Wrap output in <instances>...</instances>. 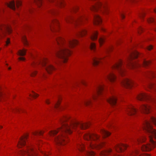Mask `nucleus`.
<instances>
[{
	"mask_svg": "<svg viewBox=\"0 0 156 156\" xmlns=\"http://www.w3.org/2000/svg\"><path fill=\"white\" fill-rule=\"evenodd\" d=\"M61 125V127L57 130L50 131L49 134L51 136H55L57 133H60L59 136H55L54 138L56 143L58 144L64 145L65 143L64 136L62 133L70 134L73 132L72 129L79 128L84 129L88 128L90 123H83L70 119L69 116H64L60 120Z\"/></svg>",
	"mask_w": 156,
	"mask_h": 156,
	"instance_id": "obj_1",
	"label": "nucleus"
},
{
	"mask_svg": "<svg viewBox=\"0 0 156 156\" xmlns=\"http://www.w3.org/2000/svg\"><path fill=\"white\" fill-rule=\"evenodd\" d=\"M56 41L58 49L55 51V55L61 59L63 62H65L68 56L71 53V51L69 49L74 47L78 44V41L76 39H73L66 42L63 38L59 36L56 38Z\"/></svg>",
	"mask_w": 156,
	"mask_h": 156,
	"instance_id": "obj_2",
	"label": "nucleus"
},
{
	"mask_svg": "<svg viewBox=\"0 0 156 156\" xmlns=\"http://www.w3.org/2000/svg\"><path fill=\"white\" fill-rule=\"evenodd\" d=\"M150 119V121L147 120L145 121L143 129L148 134L151 144L143 145L142 147V149L143 151H150L154 148L155 146V142L153 140L152 138L154 137L156 139V130L152 128L151 122H153L156 126V118L151 117Z\"/></svg>",
	"mask_w": 156,
	"mask_h": 156,
	"instance_id": "obj_3",
	"label": "nucleus"
},
{
	"mask_svg": "<svg viewBox=\"0 0 156 156\" xmlns=\"http://www.w3.org/2000/svg\"><path fill=\"white\" fill-rule=\"evenodd\" d=\"M28 135H27L22 136L20 138L17 146L19 148H21L23 146H26L25 148L20 151V154L24 156H36L37 153L33 149L28 146L26 143V140L27 139Z\"/></svg>",
	"mask_w": 156,
	"mask_h": 156,
	"instance_id": "obj_4",
	"label": "nucleus"
},
{
	"mask_svg": "<svg viewBox=\"0 0 156 156\" xmlns=\"http://www.w3.org/2000/svg\"><path fill=\"white\" fill-rule=\"evenodd\" d=\"M39 65H41L42 66L44 67L48 73H50L51 72L55 69L52 66L48 63V60L45 58L34 61L31 64V65L33 67H35Z\"/></svg>",
	"mask_w": 156,
	"mask_h": 156,
	"instance_id": "obj_5",
	"label": "nucleus"
},
{
	"mask_svg": "<svg viewBox=\"0 0 156 156\" xmlns=\"http://www.w3.org/2000/svg\"><path fill=\"white\" fill-rule=\"evenodd\" d=\"M139 55V53L135 50L130 51L129 52V57L128 58L126 66L131 69L140 66V65L136 62L132 61L134 59L136 58Z\"/></svg>",
	"mask_w": 156,
	"mask_h": 156,
	"instance_id": "obj_6",
	"label": "nucleus"
},
{
	"mask_svg": "<svg viewBox=\"0 0 156 156\" xmlns=\"http://www.w3.org/2000/svg\"><path fill=\"white\" fill-rule=\"evenodd\" d=\"M107 5L105 2L103 3L100 2H97L94 5L91 6L90 9L91 10L93 11H97L100 10L102 11L107 10Z\"/></svg>",
	"mask_w": 156,
	"mask_h": 156,
	"instance_id": "obj_7",
	"label": "nucleus"
},
{
	"mask_svg": "<svg viewBox=\"0 0 156 156\" xmlns=\"http://www.w3.org/2000/svg\"><path fill=\"white\" fill-rule=\"evenodd\" d=\"M137 99L140 101H145L154 102L155 100L151 95L145 93H140L136 96Z\"/></svg>",
	"mask_w": 156,
	"mask_h": 156,
	"instance_id": "obj_8",
	"label": "nucleus"
},
{
	"mask_svg": "<svg viewBox=\"0 0 156 156\" xmlns=\"http://www.w3.org/2000/svg\"><path fill=\"white\" fill-rule=\"evenodd\" d=\"M12 30L10 26L7 24H0V37H3L5 32L9 34L11 32Z\"/></svg>",
	"mask_w": 156,
	"mask_h": 156,
	"instance_id": "obj_9",
	"label": "nucleus"
},
{
	"mask_svg": "<svg viewBox=\"0 0 156 156\" xmlns=\"http://www.w3.org/2000/svg\"><path fill=\"white\" fill-rule=\"evenodd\" d=\"M114 69L117 70L120 74L122 76L125 71L123 63L121 60H119L112 67Z\"/></svg>",
	"mask_w": 156,
	"mask_h": 156,
	"instance_id": "obj_10",
	"label": "nucleus"
},
{
	"mask_svg": "<svg viewBox=\"0 0 156 156\" xmlns=\"http://www.w3.org/2000/svg\"><path fill=\"white\" fill-rule=\"evenodd\" d=\"M86 19V18L81 16H79L77 19H73L70 17H68L66 18L65 20L67 22H72L75 25H78L82 21Z\"/></svg>",
	"mask_w": 156,
	"mask_h": 156,
	"instance_id": "obj_11",
	"label": "nucleus"
},
{
	"mask_svg": "<svg viewBox=\"0 0 156 156\" xmlns=\"http://www.w3.org/2000/svg\"><path fill=\"white\" fill-rule=\"evenodd\" d=\"M104 90L103 85L98 84L96 88L95 94L93 95V98L94 100L96 99L97 97L102 93Z\"/></svg>",
	"mask_w": 156,
	"mask_h": 156,
	"instance_id": "obj_12",
	"label": "nucleus"
},
{
	"mask_svg": "<svg viewBox=\"0 0 156 156\" xmlns=\"http://www.w3.org/2000/svg\"><path fill=\"white\" fill-rule=\"evenodd\" d=\"M99 136L95 134H90L87 133L84 136V138L87 141L93 140L95 141L99 138Z\"/></svg>",
	"mask_w": 156,
	"mask_h": 156,
	"instance_id": "obj_13",
	"label": "nucleus"
},
{
	"mask_svg": "<svg viewBox=\"0 0 156 156\" xmlns=\"http://www.w3.org/2000/svg\"><path fill=\"white\" fill-rule=\"evenodd\" d=\"M59 22L56 19H54L51 20V23L50 26L51 29L52 31H56L59 26Z\"/></svg>",
	"mask_w": 156,
	"mask_h": 156,
	"instance_id": "obj_14",
	"label": "nucleus"
},
{
	"mask_svg": "<svg viewBox=\"0 0 156 156\" xmlns=\"http://www.w3.org/2000/svg\"><path fill=\"white\" fill-rule=\"evenodd\" d=\"M133 82L131 80L125 78L122 81L121 83L122 86L126 88L131 87L133 84Z\"/></svg>",
	"mask_w": 156,
	"mask_h": 156,
	"instance_id": "obj_15",
	"label": "nucleus"
},
{
	"mask_svg": "<svg viewBox=\"0 0 156 156\" xmlns=\"http://www.w3.org/2000/svg\"><path fill=\"white\" fill-rule=\"evenodd\" d=\"M126 111L127 114L129 116L135 115L137 112L136 109L132 105L129 106Z\"/></svg>",
	"mask_w": 156,
	"mask_h": 156,
	"instance_id": "obj_16",
	"label": "nucleus"
},
{
	"mask_svg": "<svg viewBox=\"0 0 156 156\" xmlns=\"http://www.w3.org/2000/svg\"><path fill=\"white\" fill-rule=\"evenodd\" d=\"M151 108L148 105L143 104L140 107V110L142 112L146 114H148L150 112Z\"/></svg>",
	"mask_w": 156,
	"mask_h": 156,
	"instance_id": "obj_17",
	"label": "nucleus"
},
{
	"mask_svg": "<svg viewBox=\"0 0 156 156\" xmlns=\"http://www.w3.org/2000/svg\"><path fill=\"white\" fill-rule=\"evenodd\" d=\"M127 147L126 145L123 144H120L117 145L115 147V150L118 152H122L125 150Z\"/></svg>",
	"mask_w": 156,
	"mask_h": 156,
	"instance_id": "obj_18",
	"label": "nucleus"
},
{
	"mask_svg": "<svg viewBox=\"0 0 156 156\" xmlns=\"http://www.w3.org/2000/svg\"><path fill=\"white\" fill-rule=\"evenodd\" d=\"M104 144V143H100L98 144H94L91 143L90 141H89L88 144V147L91 149L97 148L98 149L101 147Z\"/></svg>",
	"mask_w": 156,
	"mask_h": 156,
	"instance_id": "obj_19",
	"label": "nucleus"
},
{
	"mask_svg": "<svg viewBox=\"0 0 156 156\" xmlns=\"http://www.w3.org/2000/svg\"><path fill=\"white\" fill-rule=\"evenodd\" d=\"M116 77L112 72H109L105 76L106 80H108L111 82H114L115 80Z\"/></svg>",
	"mask_w": 156,
	"mask_h": 156,
	"instance_id": "obj_20",
	"label": "nucleus"
},
{
	"mask_svg": "<svg viewBox=\"0 0 156 156\" xmlns=\"http://www.w3.org/2000/svg\"><path fill=\"white\" fill-rule=\"evenodd\" d=\"M117 98L115 96H113L109 98L106 99L107 101L111 105H115L116 103Z\"/></svg>",
	"mask_w": 156,
	"mask_h": 156,
	"instance_id": "obj_21",
	"label": "nucleus"
},
{
	"mask_svg": "<svg viewBox=\"0 0 156 156\" xmlns=\"http://www.w3.org/2000/svg\"><path fill=\"white\" fill-rule=\"evenodd\" d=\"M103 58H102L95 57L93 58L92 64L94 66L98 65L100 63L102 62Z\"/></svg>",
	"mask_w": 156,
	"mask_h": 156,
	"instance_id": "obj_22",
	"label": "nucleus"
},
{
	"mask_svg": "<svg viewBox=\"0 0 156 156\" xmlns=\"http://www.w3.org/2000/svg\"><path fill=\"white\" fill-rule=\"evenodd\" d=\"M101 22V20L99 16L97 14L94 15V23L95 25L100 24Z\"/></svg>",
	"mask_w": 156,
	"mask_h": 156,
	"instance_id": "obj_23",
	"label": "nucleus"
},
{
	"mask_svg": "<svg viewBox=\"0 0 156 156\" xmlns=\"http://www.w3.org/2000/svg\"><path fill=\"white\" fill-rule=\"evenodd\" d=\"M147 87L153 90L154 91H156V82L149 83L147 85Z\"/></svg>",
	"mask_w": 156,
	"mask_h": 156,
	"instance_id": "obj_24",
	"label": "nucleus"
},
{
	"mask_svg": "<svg viewBox=\"0 0 156 156\" xmlns=\"http://www.w3.org/2000/svg\"><path fill=\"white\" fill-rule=\"evenodd\" d=\"M6 5L8 7L10 8L13 10H15L16 9L15 3L14 1H12L9 3H6Z\"/></svg>",
	"mask_w": 156,
	"mask_h": 156,
	"instance_id": "obj_25",
	"label": "nucleus"
},
{
	"mask_svg": "<svg viewBox=\"0 0 156 156\" xmlns=\"http://www.w3.org/2000/svg\"><path fill=\"white\" fill-rule=\"evenodd\" d=\"M98 33L95 31L93 32L90 36V39L94 41L97 39Z\"/></svg>",
	"mask_w": 156,
	"mask_h": 156,
	"instance_id": "obj_26",
	"label": "nucleus"
},
{
	"mask_svg": "<svg viewBox=\"0 0 156 156\" xmlns=\"http://www.w3.org/2000/svg\"><path fill=\"white\" fill-rule=\"evenodd\" d=\"M101 132L105 137L108 136H109L111 134L110 133L103 129H101Z\"/></svg>",
	"mask_w": 156,
	"mask_h": 156,
	"instance_id": "obj_27",
	"label": "nucleus"
},
{
	"mask_svg": "<svg viewBox=\"0 0 156 156\" xmlns=\"http://www.w3.org/2000/svg\"><path fill=\"white\" fill-rule=\"evenodd\" d=\"M87 32V31L86 29H83L80 30L78 34V35L79 36H83L85 35Z\"/></svg>",
	"mask_w": 156,
	"mask_h": 156,
	"instance_id": "obj_28",
	"label": "nucleus"
},
{
	"mask_svg": "<svg viewBox=\"0 0 156 156\" xmlns=\"http://www.w3.org/2000/svg\"><path fill=\"white\" fill-rule=\"evenodd\" d=\"M56 3L59 7L63 6L65 4L63 0H58L56 1Z\"/></svg>",
	"mask_w": 156,
	"mask_h": 156,
	"instance_id": "obj_29",
	"label": "nucleus"
},
{
	"mask_svg": "<svg viewBox=\"0 0 156 156\" xmlns=\"http://www.w3.org/2000/svg\"><path fill=\"white\" fill-rule=\"evenodd\" d=\"M26 50L24 49L19 50L18 52V55L20 56H24L26 54Z\"/></svg>",
	"mask_w": 156,
	"mask_h": 156,
	"instance_id": "obj_30",
	"label": "nucleus"
},
{
	"mask_svg": "<svg viewBox=\"0 0 156 156\" xmlns=\"http://www.w3.org/2000/svg\"><path fill=\"white\" fill-rule=\"evenodd\" d=\"M112 152V149H109L105 151L102 152L101 153V155L102 156L108 154Z\"/></svg>",
	"mask_w": 156,
	"mask_h": 156,
	"instance_id": "obj_31",
	"label": "nucleus"
},
{
	"mask_svg": "<svg viewBox=\"0 0 156 156\" xmlns=\"http://www.w3.org/2000/svg\"><path fill=\"white\" fill-rule=\"evenodd\" d=\"M29 71L30 73V75L32 77L35 76L37 73V71L35 70H33L32 69H29Z\"/></svg>",
	"mask_w": 156,
	"mask_h": 156,
	"instance_id": "obj_32",
	"label": "nucleus"
},
{
	"mask_svg": "<svg viewBox=\"0 0 156 156\" xmlns=\"http://www.w3.org/2000/svg\"><path fill=\"white\" fill-rule=\"evenodd\" d=\"M151 63L150 61H147L144 60L142 62V65L144 66H148Z\"/></svg>",
	"mask_w": 156,
	"mask_h": 156,
	"instance_id": "obj_33",
	"label": "nucleus"
},
{
	"mask_svg": "<svg viewBox=\"0 0 156 156\" xmlns=\"http://www.w3.org/2000/svg\"><path fill=\"white\" fill-rule=\"evenodd\" d=\"M43 131H35L33 133V134L35 136H41L44 133Z\"/></svg>",
	"mask_w": 156,
	"mask_h": 156,
	"instance_id": "obj_34",
	"label": "nucleus"
},
{
	"mask_svg": "<svg viewBox=\"0 0 156 156\" xmlns=\"http://www.w3.org/2000/svg\"><path fill=\"white\" fill-rule=\"evenodd\" d=\"M22 39L25 45H27L28 44V42L27 41V40L26 37L25 35H22Z\"/></svg>",
	"mask_w": 156,
	"mask_h": 156,
	"instance_id": "obj_35",
	"label": "nucleus"
},
{
	"mask_svg": "<svg viewBox=\"0 0 156 156\" xmlns=\"http://www.w3.org/2000/svg\"><path fill=\"white\" fill-rule=\"evenodd\" d=\"M78 149L80 151H83L84 150V146L82 144H80L77 146Z\"/></svg>",
	"mask_w": 156,
	"mask_h": 156,
	"instance_id": "obj_36",
	"label": "nucleus"
},
{
	"mask_svg": "<svg viewBox=\"0 0 156 156\" xmlns=\"http://www.w3.org/2000/svg\"><path fill=\"white\" fill-rule=\"evenodd\" d=\"M145 140V138L144 137H141L140 139H137L136 140V142L137 143H139L140 142H144Z\"/></svg>",
	"mask_w": 156,
	"mask_h": 156,
	"instance_id": "obj_37",
	"label": "nucleus"
},
{
	"mask_svg": "<svg viewBox=\"0 0 156 156\" xmlns=\"http://www.w3.org/2000/svg\"><path fill=\"white\" fill-rule=\"evenodd\" d=\"M90 47L91 50H94L96 48L95 44L94 43H91Z\"/></svg>",
	"mask_w": 156,
	"mask_h": 156,
	"instance_id": "obj_38",
	"label": "nucleus"
},
{
	"mask_svg": "<svg viewBox=\"0 0 156 156\" xmlns=\"http://www.w3.org/2000/svg\"><path fill=\"white\" fill-rule=\"evenodd\" d=\"M42 0H35V2L38 6L40 7L42 4Z\"/></svg>",
	"mask_w": 156,
	"mask_h": 156,
	"instance_id": "obj_39",
	"label": "nucleus"
},
{
	"mask_svg": "<svg viewBox=\"0 0 156 156\" xmlns=\"http://www.w3.org/2000/svg\"><path fill=\"white\" fill-rule=\"evenodd\" d=\"M154 74V73L152 71L148 72L145 73L146 76L149 77L151 76H153Z\"/></svg>",
	"mask_w": 156,
	"mask_h": 156,
	"instance_id": "obj_40",
	"label": "nucleus"
},
{
	"mask_svg": "<svg viewBox=\"0 0 156 156\" xmlns=\"http://www.w3.org/2000/svg\"><path fill=\"white\" fill-rule=\"evenodd\" d=\"M86 154L88 156H94L95 155V153L93 151H87Z\"/></svg>",
	"mask_w": 156,
	"mask_h": 156,
	"instance_id": "obj_41",
	"label": "nucleus"
},
{
	"mask_svg": "<svg viewBox=\"0 0 156 156\" xmlns=\"http://www.w3.org/2000/svg\"><path fill=\"white\" fill-rule=\"evenodd\" d=\"M105 41V38L104 37H101L99 40L100 44L101 45Z\"/></svg>",
	"mask_w": 156,
	"mask_h": 156,
	"instance_id": "obj_42",
	"label": "nucleus"
},
{
	"mask_svg": "<svg viewBox=\"0 0 156 156\" xmlns=\"http://www.w3.org/2000/svg\"><path fill=\"white\" fill-rule=\"evenodd\" d=\"M91 103V100H86L84 101L83 102L84 104L86 105H87L90 104Z\"/></svg>",
	"mask_w": 156,
	"mask_h": 156,
	"instance_id": "obj_43",
	"label": "nucleus"
},
{
	"mask_svg": "<svg viewBox=\"0 0 156 156\" xmlns=\"http://www.w3.org/2000/svg\"><path fill=\"white\" fill-rule=\"evenodd\" d=\"M32 97L35 98L38 96V94H36L34 92H32V93L30 95Z\"/></svg>",
	"mask_w": 156,
	"mask_h": 156,
	"instance_id": "obj_44",
	"label": "nucleus"
},
{
	"mask_svg": "<svg viewBox=\"0 0 156 156\" xmlns=\"http://www.w3.org/2000/svg\"><path fill=\"white\" fill-rule=\"evenodd\" d=\"M21 2L20 1L18 0L16 1V7L18 8L21 5Z\"/></svg>",
	"mask_w": 156,
	"mask_h": 156,
	"instance_id": "obj_45",
	"label": "nucleus"
},
{
	"mask_svg": "<svg viewBox=\"0 0 156 156\" xmlns=\"http://www.w3.org/2000/svg\"><path fill=\"white\" fill-rule=\"evenodd\" d=\"M59 100H58V101L55 105L54 106V108H57L59 107Z\"/></svg>",
	"mask_w": 156,
	"mask_h": 156,
	"instance_id": "obj_46",
	"label": "nucleus"
},
{
	"mask_svg": "<svg viewBox=\"0 0 156 156\" xmlns=\"http://www.w3.org/2000/svg\"><path fill=\"white\" fill-rule=\"evenodd\" d=\"M58 12L56 10H52L50 11V13L51 14H55L57 13Z\"/></svg>",
	"mask_w": 156,
	"mask_h": 156,
	"instance_id": "obj_47",
	"label": "nucleus"
},
{
	"mask_svg": "<svg viewBox=\"0 0 156 156\" xmlns=\"http://www.w3.org/2000/svg\"><path fill=\"white\" fill-rule=\"evenodd\" d=\"M154 19L153 18H151L148 20V21L150 23H152L154 21Z\"/></svg>",
	"mask_w": 156,
	"mask_h": 156,
	"instance_id": "obj_48",
	"label": "nucleus"
},
{
	"mask_svg": "<svg viewBox=\"0 0 156 156\" xmlns=\"http://www.w3.org/2000/svg\"><path fill=\"white\" fill-rule=\"evenodd\" d=\"M43 156H48V153L44 152H42Z\"/></svg>",
	"mask_w": 156,
	"mask_h": 156,
	"instance_id": "obj_49",
	"label": "nucleus"
},
{
	"mask_svg": "<svg viewBox=\"0 0 156 156\" xmlns=\"http://www.w3.org/2000/svg\"><path fill=\"white\" fill-rule=\"evenodd\" d=\"M152 48V46L150 45L147 47V49L148 50H150Z\"/></svg>",
	"mask_w": 156,
	"mask_h": 156,
	"instance_id": "obj_50",
	"label": "nucleus"
},
{
	"mask_svg": "<svg viewBox=\"0 0 156 156\" xmlns=\"http://www.w3.org/2000/svg\"><path fill=\"white\" fill-rule=\"evenodd\" d=\"M78 9V7L77 6L75 7H74L73 9V10L74 11H76V10H77Z\"/></svg>",
	"mask_w": 156,
	"mask_h": 156,
	"instance_id": "obj_51",
	"label": "nucleus"
},
{
	"mask_svg": "<svg viewBox=\"0 0 156 156\" xmlns=\"http://www.w3.org/2000/svg\"><path fill=\"white\" fill-rule=\"evenodd\" d=\"M7 45H8L10 43V39L9 38H7L6 42Z\"/></svg>",
	"mask_w": 156,
	"mask_h": 156,
	"instance_id": "obj_52",
	"label": "nucleus"
},
{
	"mask_svg": "<svg viewBox=\"0 0 156 156\" xmlns=\"http://www.w3.org/2000/svg\"><path fill=\"white\" fill-rule=\"evenodd\" d=\"M120 16L122 19H124L125 17L124 15L122 13H120Z\"/></svg>",
	"mask_w": 156,
	"mask_h": 156,
	"instance_id": "obj_53",
	"label": "nucleus"
},
{
	"mask_svg": "<svg viewBox=\"0 0 156 156\" xmlns=\"http://www.w3.org/2000/svg\"><path fill=\"white\" fill-rule=\"evenodd\" d=\"M18 59L20 60L24 61L25 60V58L23 57H19V58Z\"/></svg>",
	"mask_w": 156,
	"mask_h": 156,
	"instance_id": "obj_54",
	"label": "nucleus"
},
{
	"mask_svg": "<svg viewBox=\"0 0 156 156\" xmlns=\"http://www.w3.org/2000/svg\"><path fill=\"white\" fill-rule=\"evenodd\" d=\"M144 14H145V13H144V12H143L142 13L140 14V17H143L144 16Z\"/></svg>",
	"mask_w": 156,
	"mask_h": 156,
	"instance_id": "obj_55",
	"label": "nucleus"
},
{
	"mask_svg": "<svg viewBox=\"0 0 156 156\" xmlns=\"http://www.w3.org/2000/svg\"><path fill=\"white\" fill-rule=\"evenodd\" d=\"M143 28H140L139 29V33H140V31H143Z\"/></svg>",
	"mask_w": 156,
	"mask_h": 156,
	"instance_id": "obj_56",
	"label": "nucleus"
},
{
	"mask_svg": "<svg viewBox=\"0 0 156 156\" xmlns=\"http://www.w3.org/2000/svg\"><path fill=\"white\" fill-rule=\"evenodd\" d=\"M80 83H82V84H83L84 85L85 84V82L84 81H81V82Z\"/></svg>",
	"mask_w": 156,
	"mask_h": 156,
	"instance_id": "obj_57",
	"label": "nucleus"
},
{
	"mask_svg": "<svg viewBox=\"0 0 156 156\" xmlns=\"http://www.w3.org/2000/svg\"><path fill=\"white\" fill-rule=\"evenodd\" d=\"M112 49V47H110L108 50V51H111Z\"/></svg>",
	"mask_w": 156,
	"mask_h": 156,
	"instance_id": "obj_58",
	"label": "nucleus"
},
{
	"mask_svg": "<svg viewBox=\"0 0 156 156\" xmlns=\"http://www.w3.org/2000/svg\"><path fill=\"white\" fill-rule=\"evenodd\" d=\"M46 103L47 104H50V102H49L48 101V100H47L46 101Z\"/></svg>",
	"mask_w": 156,
	"mask_h": 156,
	"instance_id": "obj_59",
	"label": "nucleus"
},
{
	"mask_svg": "<svg viewBox=\"0 0 156 156\" xmlns=\"http://www.w3.org/2000/svg\"><path fill=\"white\" fill-rule=\"evenodd\" d=\"M20 109H19V108H17L16 109V111H20Z\"/></svg>",
	"mask_w": 156,
	"mask_h": 156,
	"instance_id": "obj_60",
	"label": "nucleus"
},
{
	"mask_svg": "<svg viewBox=\"0 0 156 156\" xmlns=\"http://www.w3.org/2000/svg\"><path fill=\"white\" fill-rule=\"evenodd\" d=\"M154 11L156 13V9H154Z\"/></svg>",
	"mask_w": 156,
	"mask_h": 156,
	"instance_id": "obj_61",
	"label": "nucleus"
},
{
	"mask_svg": "<svg viewBox=\"0 0 156 156\" xmlns=\"http://www.w3.org/2000/svg\"><path fill=\"white\" fill-rule=\"evenodd\" d=\"M8 69L9 70H10V69H11V68L10 67H9L8 68Z\"/></svg>",
	"mask_w": 156,
	"mask_h": 156,
	"instance_id": "obj_62",
	"label": "nucleus"
},
{
	"mask_svg": "<svg viewBox=\"0 0 156 156\" xmlns=\"http://www.w3.org/2000/svg\"><path fill=\"white\" fill-rule=\"evenodd\" d=\"M102 30L103 31H105V29H104V28H102Z\"/></svg>",
	"mask_w": 156,
	"mask_h": 156,
	"instance_id": "obj_63",
	"label": "nucleus"
},
{
	"mask_svg": "<svg viewBox=\"0 0 156 156\" xmlns=\"http://www.w3.org/2000/svg\"><path fill=\"white\" fill-rule=\"evenodd\" d=\"M2 128V126H0V128L1 129Z\"/></svg>",
	"mask_w": 156,
	"mask_h": 156,
	"instance_id": "obj_64",
	"label": "nucleus"
}]
</instances>
